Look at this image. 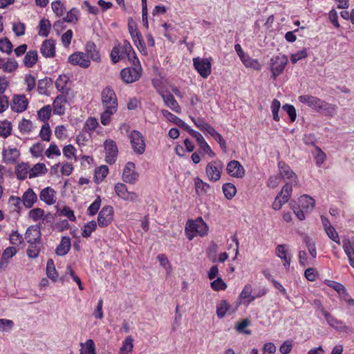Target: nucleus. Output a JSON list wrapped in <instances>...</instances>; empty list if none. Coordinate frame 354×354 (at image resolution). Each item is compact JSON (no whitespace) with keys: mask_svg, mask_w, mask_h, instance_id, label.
<instances>
[{"mask_svg":"<svg viewBox=\"0 0 354 354\" xmlns=\"http://www.w3.org/2000/svg\"><path fill=\"white\" fill-rule=\"evenodd\" d=\"M101 100L104 111L100 115V122L106 126L118 110V99L114 90L110 86L105 87L101 93Z\"/></svg>","mask_w":354,"mask_h":354,"instance_id":"1","label":"nucleus"},{"mask_svg":"<svg viewBox=\"0 0 354 354\" xmlns=\"http://www.w3.org/2000/svg\"><path fill=\"white\" fill-rule=\"evenodd\" d=\"M298 100L317 112L326 116H333L337 109L334 104L326 102L320 98L311 95H302L298 97Z\"/></svg>","mask_w":354,"mask_h":354,"instance_id":"2","label":"nucleus"},{"mask_svg":"<svg viewBox=\"0 0 354 354\" xmlns=\"http://www.w3.org/2000/svg\"><path fill=\"white\" fill-rule=\"evenodd\" d=\"M110 57L113 64H116L126 58L128 59L132 64H136V62L139 63V59L132 46L127 40H124L122 43L116 44L111 51Z\"/></svg>","mask_w":354,"mask_h":354,"instance_id":"3","label":"nucleus"},{"mask_svg":"<svg viewBox=\"0 0 354 354\" xmlns=\"http://www.w3.org/2000/svg\"><path fill=\"white\" fill-rule=\"evenodd\" d=\"M315 201L308 195L301 196L298 201V207L293 206L292 211L297 218L300 220L305 219V214L310 213L315 207Z\"/></svg>","mask_w":354,"mask_h":354,"instance_id":"4","label":"nucleus"},{"mask_svg":"<svg viewBox=\"0 0 354 354\" xmlns=\"http://www.w3.org/2000/svg\"><path fill=\"white\" fill-rule=\"evenodd\" d=\"M288 62V57L285 55H279L270 58L269 66L272 73L271 77L274 80L283 73Z\"/></svg>","mask_w":354,"mask_h":354,"instance_id":"5","label":"nucleus"},{"mask_svg":"<svg viewBox=\"0 0 354 354\" xmlns=\"http://www.w3.org/2000/svg\"><path fill=\"white\" fill-rule=\"evenodd\" d=\"M133 66L127 67L121 70L120 78L125 84H131L139 80L142 75V69L139 63L136 62Z\"/></svg>","mask_w":354,"mask_h":354,"instance_id":"6","label":"nucleus"},{"mask_svg":"<svg viewBox=\"0 0 354 354\" xmlns=\"http://www.w3.org/2000/svg\"><path fill=\"white\" fill-rule=\"evenodd\" d=\"M223 167V163L220 160L208 162L205 167V175L208 180L212 183L218 182L221 178Z\"/></svg>","mask_w":354,"mask_h":354,"instance_id":"7","label":"nucleus"},{"mask_svg":"<svg viewBox=\"0 0 354 354\" xmlns=\"http://www.w3.org/2000/svg\"><path fill=\"white\" fill-rule=\"evenodd\" d=\"M128 30L131 39L138 50L145 55L147 54V48L142 35L138 30L137 26L133 21L132 18H129L128 20Z\"/></svg>","mask_w":354,"mask_h":354,"instance_id":"8","label":"nucleus"},{"mask_svg":"<svg viewBox=\"0 0 354 354\" xmlns=\"http://www.w3.org/2000/svg\"><path fill=\"white\" fill-rule=\"evenodd\" d=\"M208 227L206 223H186L185 234L189 240L197 236H203L207 234Z\"/></svg>","mask_w":354,"mask_h":354,"instance_id":"9","label":"nucleus"},{"mask_svg":"<svg viewBox=\"0 0 354 354\" xmlns=\"http://www.w3.org/2000/svg\"><path fill=\"white\" fill-rule=\"evenodd\" d=\"M131 148L138 155H142L145 151L146 143L143 135L137 130H133L129 135Z\"/></svg>","mask_w":354,"mask_h":354,"instance_id":"10","label":"nucleus"},{"mask_svg":"<svg viewBox=\"0 0 354 354\" xmlns=\"http://www.w3.org/2000/svg\"><path fill=\"white\" fill-rule=\"evenodd\" d=\"M212 58L195 57L193 59V65L198 74L203 78H207L212 72Z\"/></svg>","mask_w":354,"mask_h":354,"instance_id":"11","label":"nucleus"},{"mask_svg":"<svg viewBox=\"0 0 354 354\" xmlns=\"http://www.w3.org/2000/svg\"><path fill=\"white\" fill-rule=\"evenodd\" d=\"M104 147L106 162L110 165L115 163L118 153L116 142L113 140H106L104 142Z\"/></svg>","mask_w":354,"mask_h":354,"instance_id":"12","label":"nucleus"},{"mask_svg":"<svg viewBox=\"0 0 354 354\" xmlns=\"http://www.w3.org/2000/svg\"><path fill=\"white\" fill-rule=\"evenodd\" d=\"M114 190L117 196L124 201L134 202L138 198L136 192H129L126 185L124 183H118L115 184Z\"/></svg>","mask_w":354,"mask_h":354,"instance_id":"13","label":"nucleus"},{"mask_svg":"<svg viewBox=\"0 0 354 354\" xmlns=\"http://www.w3.org/2000/svg\"><path fill=\"white\" fill-rule=\"evenodd\" d=\"M68 62L74 66H79L82 68H87L91 65L88 55L83 52H75L68 57Z\"/></svg>","mask_w":354,"mask_h":354,"instance_id":"14","label":"nucleus"},{"mask_svg":"<svg viewBox=\"0 0 354 354\" xmlns=\"http://www.w3.org/2000/svg\"><path fill=\"white\" fill-rule=\"evenodd\" d=\"M28 101L24 95H14L10 103V109L13 112L22 113L27 109Z\"/></svg>","mask_w":354,"mask_h":354,"instance_id":"15","label":"nucleus"},{"mask_svg":"<svg viewBox=\"0 0 354 354\" xmlns=\"http://www.w3.org/2000/svg\"><path fill=\"white\" fill-rule=\"evenodd\" d=\"M323 315L324 316L327 324L331 328L339 332H348L349 327L347 326L342 320L337 319L327 311H323Z\"/></svg>","mask_w":354,"mask_h":354,"instance_id":"16","label":"nucleus"},{"mask_svg":"<svg viewBox=\"0 0 354 354\" xmlns=\"http://www.w3.org/2000/svg\"><path fill=\"white\" fill-rule=\"evenodd\" d=\"M227 173L232 177L241 178L245 176V170L238 160H231L226 166Z\"/></svg>","mask_w":354,"mask_h":354,"instance_id":"17","label":"nucleus"},{"mask_svg":"<svg viewBox=\"0 0 354 354\" xmlns=\"http://www.w3.org/2000/svg\"><path fill=\"white\" fill-rule=\"evenodd\" d=\"M136 165L132 162H128L124 167L122 180L129 184H133L138 178V174L135 171Z\"/></svg>","mask_w":354,"mask_h":354,"instance_id":"18","label":"nucleus"},{"mask_svg":"<svg viewBox=\"0 0 354 354\" xmlns=\"http://www.w3.org/2000/svg\"><path fill=\"white\" fill-rule=\"evenodd\" d=\"M20 156V151L16 147H3L2 149V158L6 164L15 163Z\"/></svg>","mask_w":354,"mask_h":354,"instance_id":"19","label":"nucleus"},{"mask_svg":"<svg viewBox=\"0 0 354 354\" xmlns=\"http://www.w3.org/2000/svg\"><path fill=\"white\" fill-rule=\"evenodd\" d=\"M40 53L44 57L53 58L55 56V41L53 39H46L41 44Z\"/></svg>","mask_w":354,"mask_h":354,"instance_id":"20","label":"nucleus"},{"mask_svg":"<svg viewBox=\"0 0 354 354\" xmlns=\"http://www.w3.org/2000/svg\"><path fill=\"white\" fill-rule=\"evenodd\" d=\"M85 53L88 55V59L93 62L99 63L101 62V56L99 49L95 44L93 41H88L84 47Z\"/></svg>","mask_w":354,"mask_h":354,"instance_id":"21","label":"nucleus"},{"mask_svg":"<svg viewBox=\"0 0 354 354\" xmlns=\"http://www.w3.org/2000/svg\"><path fill=\"white\" fill-rule=\"evenodd\" d=\"M39 198L48 205H53L57 199L56 192L50 187H45L40 192Z\"/></svg>","mask_w":354,"mask_h":354,"instance_id":"22","label":"nucleus"},{"mask_svg":"<svg viewBox=\"0 0 354 354\" xmlns=\"http://www.w3.org/2000/svg\"><path fill=\"white\" fill-rule=\"evenodd\" d=\"M26 239L28 243H39L41 239L40 223L27 229Z\"/></svg>","mask_w":354,"mask_h":354,"instance_id":"23","label":"nucleus"},{"mask_svg":"<svg viewBox=\"0 0 354 354\" xmlns=\"http://www.w3.org/2000/svg\"><path fill=\"white\" fill-rule=\"evenodd\" d=\"M161 97L165 104L173 111L177 113L181 112L180 106L171 93L167 92L166 93H161Z\"/></svg>","mask_w":354,"mask_h":354,"instance_id":"24","label":"nucleus"},{"mask_svg":"<svg viewBox=\"0 0 354 354\" xmlns=\"http://www.w3.org/2000/svg\"><path fill=\"white\" fill-rule=\"evenodd\" d=\"M66 102V97L64 95H58L53 101V113L58 115H62L65 113L64 104Z\"/></svg>","mask_w":354,"mask_h":354,"instance_id":"25","label":"nucleus"},{"mask_svg":"<svg viewBox=\"0 0 354 354\" xmlns=\"http://www.w3.org/2000/svg\"><path fill=\"white\" fill-rule=\"evenodd\" d=\"M276 255L283 261V266L288 268L291 261V257L288 254V246L286 244L278 245L275 250Z\"/></svg>","mask_w":354,"mask_h":354,"instance_id":"26","label":"nucleus"},{"mask_svg":"<svg viewBox=\"0 0 354 354\" xmlns=\"http://www.w3.org/2000/svg\"><path fill=\"white\" fill-rule=\"evenodd\" d=\"M17 252V249L15 247H8L3 250L0 259V271L7 268L9 259L14 257Z\"/></svg>","mask_w":354,"mask_h":354,"instance_id":"27","label":"nucleus"},{"mask_svg":"<svg viewBox=\"0 0 354 354\" xmlns=\"http://www.w3.org/2000/svg\"><path fill=\"white\" fill-rule=\"evenodd\" d=\"M279 174L282 178L295 180L297 179V175L290 169V167L286 164L285 162L279 161L278 163Z\"/></svg>","mask_w":354,"mask_h":354,"instance_id":"28","label":"nucleus"},{"mask_svg":"<svg viewBox=\"0 0 354 354\" xmlns=\"http://www.w3.org/2000/svg\"><path fill=\"white\" fill-rule=\"evenodd\" d=\"M22 200L25 207L30 208L37 201V196L32 188H28L23 194Z\"/></svg>","mask_w":354,"mask_h":354,"instance_id":"29","label":"nucleus"},{"mask_svg":"<svg viewBox=\"0 0 354 354\" xmlns=\"http://www.w3.org/2000/svg\"><path fill=\"white\" fill-rule=\"evenodd\" d=\"M194 183L198 195L206 194L211 189L210 185L198 176L194 178Z\"/></svg>","mask_w":354,"mask_h":354,"instance_id":"30","label":"nucleus"},{"mask_svg":"<svg viewBox=\"0 0 354 354\" xmlns=\"http://www.w3.org/2000/svg\"><path fill=\"white\" fill-rule=\"evenodd\" d=\"M15 174L17 178L23 180L30 176V165L26 162H21L18 164L15 167Z\"/></svg>","mask_w":354,"mask_h":354,"instance_id":"31","label":"nucleus"},{"mask_svg":"<svg viewBox=\"0 0 354 354\" xmlns=\"http://www.w3.org/2000/svg\"><path fill=\"white\" fill-rule=\"evenodd\" d=\"M71 246V243L70 238L63 236L59 244L56 248L55 252L58 256H64L69 252Z\"/></svg>","mask_w":354,"mask_h":354,"instance_id":"32","label":"nucleus"},{"mask_svg":"<svg viewBox=\"0 0 354 354\" xmlns=\"http://www.w3.org/2000/svg\"><path fill=\"white\" fill-rule=\"evenodd\" d=\"M252 286L251 284H246L241 292L240 293L239 297L243 299L245 303L248 305L256 299L254 295H252Z\"/></svg>","mask_w":354,"mask_h":354,"instance_id":"33","label":"nucleus"},{"mask_svg":"<svg viewBox=\"0 0 354 354\" xmlns=\"http://www.w3.org/2000/svg\"><path fill=\"white\" fill-rule=\"evenodd\" d=\"M48 169L44 163L39 162L35 164L32 168H30L29 178H34L46 174Z\"/></svg>","mask_w":354,"mask_h":354,"instance_id":"34","label":"nucleus"},{"mask_svg":"<svg viewBox=\"0 0 354 354\" xmlns=\"http://www.w3.org/2000/svg\"><path fill=\"white\" fill-rule=\"evenodd\" d=\"M38 59V54L37 50H29L26 53L24 58V64L27 68L33 67Z\"/></svg>","mask_w":354,"mask_h":354,"instance_id":"35","label":"nucleus"},{"mask_svg":"<svg viewBox=\"0 0 354 354\" xmlns=\"http://www.w3.org/2000/svg\"><path fill=\"white\" fill-rule=\"evenodd\" d=\"M241 60L246 68H252L255 71H260L261 69V64L258 59L252 58L248 54Z\"/></svg>","mask_w":354,"mask_h":354,"instance_id":"36","label":"nucleus"},{"mask_svg":"<svg viewBox=\"0 0 354 354\" xmlns=\"http://www.w3.org/2000/svg\"><path fill=\"white\" fill-rule=\"evenodd\" d=\"M51 28V24L48 19L43 18L39 21L37 26L38 35L41 37H48Z\"/></svg>","mask_w":354,"mask_h":354,"instance_id":"37","label":"nucleus"},{"mask_svg":"<svg viewBox=\"0 0 354 354\" xmlns=\"http://www.w3.org/2000/svg\"><path fill=\"white\" fill-rule=\"evenodd\" d=\"M113 209L112 206L106 205L100 210L97 221H110L113 218Z\"/></svg>","mask_w":354,"mask_h":354,"instance_id":"38","label":"nucleus"},{"mask_svg":"<svg viewBox=\"0 0 354 354\" xmlns=\"http://www.w3.org/2000/svg\"><path fill=\"white\" fill-rule=\"evenodd\" d=\"M51 113L52 107L50 105L48 104L44 106L37 111V116L40 121L46 124L48 123V120L51 116Z\"/></svg>","mask_w":354,"mask_h":354,"instance_id":"39","label":"nucleus"},{"mask_svg":"<svg viewBox=\"0 0 354 354\" xmlns=\"http://www.w3.org/2000/svg\"><path fill=\"white\" fill-rule=\"evenodd\" d=\"M133 348V339L131 336H127L122 342L120 348V354H131Z\"/></svg>","mask_w":354,"mask_h":354,"instance_id":"40","label":"nucleus"},{"mask_svg":"<svg viewBox=\"0 0 354 354\" xmlns=\"http://www.w3.org/2000/svg\"><path fill=\"white\" fill-rule=\"evenodd\" d=\"M324 229L328 236L334 242L340 244V239L335 228L331 225V223H325Z\"/></svg>","mask_w":354,"mask_h":354,"instance_id":"41","label":"nucleus"},{"mask_svg":"<svg viewBox=\"0 0 354 354\" xmlns=\"http://www.w3.org/2000/svg\"><path fill=\"white\" fill-rule=\"evenodd\" d=\"M18 68L17 62L13 58H8L6 60L4 59L2 70L5 73H12Z\"/></svg>","mask_w":354,"mask_h":354,"instance_id":"42","label":"nucleus"},{"mask_svg":"<svg viewBox=\"0 0 354 354\" xmlns=\"http://www.w3.org/2000/svg\"><path fill=\"white\" fill-rule=\"evenodd\" d=\"M80 10L76 8H71L67 12L65 17L63 18V21L75 24L79 20Z\"/></svg>","mask_w":354,"mask_h":354,"instance_id":"43","label":"nucleus"},{"mask_svg":"<svg viewBox=\"0 0 354 354\" xmlns=\"http://www.w3.org/2000/svg\"><path fill=\"white\" fill-rule=\"evenodd\" d=\"M12 126L10 122L7 120L0 122V136L6 138L12 133Z\"/></svg>","mask_w":354,"mask_h":354,"instance_id":"44","label":"nucleus"},{"mask_svg":"<svg viewBox=\"0 0 354 354\" xmlns=\"http://www.w3.org/2000/svg\"><path fill=\"white\" fill-rule=\"evenodd\" d=\"M303 241L305 243L306 246L312 258L315 259L317 254L315 241H313L308 235H305L304 236Z\"/></svg>","mask_w":354,"mask_h":354,"instance_id":"45","label":"nucleus"},{"mask_svg":"<svg viewBox=\"0 0 354 354\" xmlns=\"http://www.w3.org/2000/svg\"><path fill=\"white\" fill-rule=\"evenodd\" d=\"M52 85V80L48 78L39 80L37 84V91L39 94L46 95L48 88Z\"/></svg>","mask_w":354,"mask_h":354,"instance_id":"46","label":"nucleus"},{"mask_svg":"<svg viewBox=\"0 0 354 354\" xmlns=\"http://www.w3.org/2000/svg\"><path fill=\"white\" fill-rule=\"evenodd\" d=\"M68 82V77L66 75H60L55 81L56 88L62 92V93H66V84Z\"/></svg>","mask_w":354,"mask_h":354,"instance_id":"47","label":"nucleus"},{"mask_svg":"<svg viewBox=\"0 0 354 354\" xmlns=\"http://www.w3.org/2000/svg\"><path fill=\"white\" fill-rule=\"evenodd\" d=\"M13 46L7 37L0 39V51L7 55H10L13 50Z\"/></svg>","mask_w":354,"mask_h":354,"instance_id":"48","label":"nucleus"},{"mask_svg":"<svg viewBox=\"0 0 354 354\" xmlns=\"http://www.w3.org/2000/svg\"><path fill=\"white\" fill-rule=\"evenodd\" d=\"M223 194L227 199H232L236 193V188L232 183H227L223 185Z\"/></svg>","mask_w":354,"mask_h":354,"instance_id":"49","label":"nucleus"},{"mask_svg":"<svg viewBox=\"0 0 354 354\" xmlns=\"http://www.w3.org/2000/svg\"><path fill=\"white\" fill-rule=\"evenodd\" d=\"M46 274L47 276L53 281H55L57 278V272L56 271L54 261L53 259H48L46 264Z\"/></svg>","mask_w":354,"mask_h":354,"instance_id":"50","label":"nucleus"},{"mask_svg":"<svg viewBox=\"0 0 354 354\" xmlns=\"http://www.w3.org/2000/svg\"><path fill=\"white\" fill-rule=\"evenodd\" d=\"M344 250L348 259L350 265L354 268V248L350 243L344 242L343 244Z\"/></svg>","mask_w":354,"mask_h":354,"instance_id":"51","label":"nucleus"},{"mask_svg":"<svg viewBox=\"0 0 354 354\" xmlns=\"http://www.w3.org/2000/svg\"><path fill=\"white\" fill-rule=\"evenodd\" d=\"M30 245L27 249V255L29 258L35 259L38 257L40 251L39 243H29Z\"/></svg>","mask_w":354,"mask_h":354,"instance_id":"52","label":"nucleus"},{"mask_svg":"<svg viewBox=\"0 0 354 354\" xmlns=\"http://www.w3.org/2000/svg\"><path fill=\"white\" fill-rule=\"evenodd\" d=\"M32 123L30 120L24 118L19 124V130L22 134L29 133L32 131Z\"/></svg>","mask_w":354,"mask_h":354,"instance_id":"53","label":"nucleus"},{"mask_svg":"<svg viewBox=\"0 0 354 354\" xmlns=\"http://www.w3.org/2000/svg\"><path fill=\"white\" fill-rule=\"evenodd\" d=\"M229 308L230 305L225 300H223L219 304H218L216 306V315L218 317H224Z\"/></svg>","mask_w":354,"mask_h":354,"instance_id":"54","label":"nucleus"},{"mask_svg":"<svg viewBox=\"0 0 354 354\" xmlns=\"http://www.w3.org/2000/svg\"><path fill=\"white\" fill-rule=\"evenodd\" d=\"M39 136L44 141L49 142L51 137V129L48 123L44 124L39 132Z\"/></svg>","mask_w":354,"mask_h":354,"instance_id":"55","label":"nucleus"},{"mask_svg":"<svg viewBox=\"0 0 354 354\" xmlns=\"http://www.w3.org/2000/svg\"><path fill=\"white\" fill-rule=\"evenodd\" d=\"M101 205V198L97 196L95 201L89 205L87 209L88 214L90 216H94L98 212Z\"/></svg>","mask_w":354,"mask_h":354,"instance_id":"56","label":"nucleus"},{"mask_svg":"<svg viewBox=\"0 0 354 354\" xmlns=\"http://www.w3.org/2000/svg\"><path fill=\"white\" fill-rule=\"evenodd\" d=\"M99 124L95 118H88L84 123L83 130L93 131L98 127Z\"/></svg>","mask_w":354,"mask_h":354,"instance_id":"57","label":"nucleus"},{"mask_svg":"<svg viewBox=\"0 0 354 354\" xmlns=\"http://www.w3.org/2000/svg\"><path fill=\"white\" fill-rule=\"evenodd\" d=\"M281 107V103L279 100L277 99H274L271 104V111L273 116V120L276 122H279L280 120V118L279 116V111Z\"/></svg>","mask_w":354,"mask_h":354,"instance_id":"58","label":"nucleus"},{"mask_svg":"<svg viewBox=\"0 0 354 354\" xmlns=\"http://www.w3.org/2000/svg\"><path fill=\"white\" fill-rule=\"evenodd\" d=\"M97 227V223H87L82 228L81 234L84 237L90 236L92 232H93Z\"/></svg>","mask_w":354,"mask_h":354,"instance_id":"59","label":"nucleus"},{"mask_svg":"<svg viewBox=\"0 0 354 354\" xmlns=\"http://www.w3.org/2000/svg\"><path fill=\"white\" fill-rule=\"evenodd\" d=\"M12 31L17 37L23 36L26 31V25L22 22H16L12 24Z\"/></svg>","mask_w":354,"mask_h":354,"instance_id":"60","label":"nucleus"},{"mask_svg":"<svg viewBox=\"0 0 354 354\" xmlns=\"http://www.w3.org/2000/svg\"><path fill=\"white\" fill-rule=\"evenodd\" d=\"M211 288L216 291L224 290L227 288V284L221 277H217L211 283Z\"/></svg>","mask_w":354,"mask_h":354,"instance_id":"61","label":"nucleus"},{"mask_svg":"<svg viewBox=\"0 0 354 354\" xmlns=\"http://www.w3.org/2000/svg\"><path fill=\"white\" fill-rule=\"evenodd\" d=\"M282 109L285 111L291 122H295L297 118V113L295 106L290 104H286L282 106Z\"/></svg>","mask_w":354,"mask_h":354,"instance_id":"62","label":"nucleus"},{"mask_svg":"<svg viewBox=\"0 0 354 354\" xmlns=\"http://www.w3.org/2000/svg\"><path fill=\"white\" fill-rule=\"evenodd\" d=\"M157 259L160 265L166 270L167 274H169L171 272V267L167 256L164 254H160L158 255Z\"/></svg>","mask_w":354,"mask_h":354,"instance_id":"63","label":"nucleus"},{"mask_svg":"<svg viewBox=\"0 0 354 354\" xmlns=\"http://www.w3.org/2000/svg\"><path fill=\"white\" fill-rule=\"evenodd\" d=\"M80 354H96L95 352V344L92 339H88L85 343V347L82 348Z\"/></svg>","mask_w":354,"mask_h":354,"instance_id":"64","label":"nucleus"}]
</instances>
